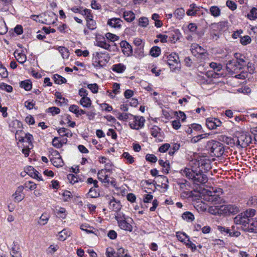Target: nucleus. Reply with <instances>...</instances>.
I'll return each instance as SVG.
<instances>
[{"label":"nucleus","instance_id":"1","mask_svg":"<svg viewBox=\"0 0 257 257\" xmlns=\"http://www.w3.org/2000/svg\"><path fill=\"white\" fill-rule=\"evenodd\" d=\"M114 218L120 229L130 232L133 230V226L131 224V222L133 221L132 218L125 216L122 212L115 213Z\"/></svg>","mask_w":257,"mask_h":257},{"label":"nucleus","instance_id":"2","mask_svg":"<svg viewBox=\"0 0 257 257\" xmlns=\"http://www.w3.org/2000/svg\"><path fill=\"white\" fill-rule=\"evenodd\" d=\"M110 59L109 54L105 52H96L93 54L92 60L95 67L100 68L105 66Z\"/></svg>","mask_w":257,"mask_h":257},{"label":"nucleus","instance_id":"3","mask_svg":"<svg viewBox=\"0 0 257 257\" xmlns=\"http://www.w3.org/2000/svg\"><path fill=\"white\" fill-rule=\"evenodd\" d=\"M246 65V62L244 58H240L238 60L229 61L226 64V67L228 73L233 74L238 73Z\"/></svg>","mask_w":257,"mask_h":257},{"label":"nucleus","instance_id":"4","mask_svg":"<svg viewBox=\"0 0 257 257\" xmlns=\"http://www.w3.org/2000/svg\"><path fill=\"white\" fill-rule=\"evenodd\" d=\"M223 193V190L221 188L216 187H210L209 190L206 191L205 199L208 201L216 202L218 200L219 196Z\"/></svg>","mask_w":257,"mask_h":257},{"label":"nucleus","instance_id":"5","mask_svg":"<svg viewBox=\"0 0 257 257\" xmlns=\"http://www.w3.org/2000/svg\"><path fill=\"white\" fill-rule=\"evenodd\" d=\"M167 63L173 71H179L180 69V63L178 55L172 53L167 56Z\"/></svg>","mask_w":257,"mask_h":257},{"label":"nucleus","instance_id":"6","mask_svg":"<svg viewBox=\"0 0 257 257\" xmlns=\"http://www.w3.org/2000/svg\"><path fill=\"white\" fill-rule=\"evenodd\" d=\"M210 152L216 157H219L224 153L223 145L219 142L212 141L208 144Z\"/></svg>","mask_w":257,"mask_h":257},{"label":"nucleus","instance_id":"7","mask_svg":"<svg viewBox=\"0 0 257 257\" xmlns=\"http://www.w3.org/2000/svg\"><path fill=\"white\" fill-rule=\"evenodd\" d=\"M205 12H207V9H204L193 3L189 5V8L186 11V14L188 16H200L204 15Z\"/></svg>","mask_w":257,"mask_h":257},{"label":"nucleus","instance_id":"8","mask_svg":"<svg viewBox=\"0 0 257 257\" xmlns=\"http://www.w3.org/2000/svg\"><path fill=\"white\" fill-rule=\"evenodd\" d=\"M131 117L132 118H130L131 120L129 123L131 128L138 130L144 127L145 119L143 116L132 115Z\"/></svg>","mask_w":257,"mask_h":257},{"label":"nucleus","instance_id":"9","mask_svg":"<svg viewBox=\"0 0 257 257\" xmlns=\"http://www.w3.org/2000/svg\"><path fill=\"white\" fill-rule=\"evenodd\" d=\"M192 181L196 185L204 184L207 182L208 177L202 172L195 173L192 178Z\"/></svg>","mask_w":257,"mask_h":257},{"label":"nucleus","instance_id":"10","mask_svg":"<svg viewBox=\"0 0 257 257\" xmlns=\"http://www.w3.org/2000/svg\"><path fill=\"white\" fill-rule=\"evenodd\" d=\"M221 121L218 118L215 117H209L206 120V125L209 130L216 129L217 127L221 126Z\"/></svg>","mask_w":257,"mask_h":257},{"label":"nucleus","instance_id":"11","mask_svg":"<svg viewBox=\"0 0 257 257\" xmlns=\"http://www.w3.org/2000/svg\"><path fill=\"white\" fill-rule=\"evenodd\" d=\"M251 142V138L249 136L242 134L237 138L236 143L238 146L243 148L249 145Z\"/></svg>","mask_w":257,"mask_h":257},{"label":"nucleus","instance_id":"12","mask_svg":"<svg viewBox=\"0 0 257 257\" xmlns=\"http://www.w3.org/2000/svg\"><path fill=\"white\" fill-rule=\"evenodd\" d=\"M123 22L120 18H112L107 20V25L111 28L120 29Z\"/></svg>","mask_w":257,"mask_h":257},{"label":"nucleus","instance_id":"13","mask_svg":"<svg viewBox=\"0 0 257 257\" xmlns=\"http://www.w3.org/2000/svg\"><path fill=\"white\" fill-rule=\"evenodd\" d=\"M95 42V45L105 50H109L110 48V45L106 42L105 38L102 35L96 36Z\"/></svg>","mask_w":257,"mask_h":257},{"label":"nucleus","instance_id":"14","mask_svg":"<svg viewBox=\"0 0 257 257\" xmlns=\"http://www.w3.org/2000/svg\"><path fill=\"white\" fill-rule=\"evenodd\" d=\"M120 47L123 54L126 56H130L133 53V49L131 45L126 41H122L120 43Z\"/></svg>","mask_w":257,"mask_h":257},{"label":"nucleus","instance_id":"15","mask_svg":"<svg viewBox=\"0 0 257 257\" xmlns=\"http://www.w3.org/2000/svg\"><path fill=\"white\" fill-rule=\"evenodd\" d=\"M245 214L243 212L241 213L240 214L237 215L234 218V221L236 224H241L244 226H246L248 223V221L249 218H248L246 217Z\"/></svg>","mask_w":257,"mask_h":257},{"label":"nucleus","instance_id":"16","mask_svg":"<svg viewBox=\"0 0 257 257\" xmlns=\"http://www.w3.org/2000/svg\"><path fill=\"white\" fill-rule=\"evenodd\" d=\"M26 173L31 177L39 180L42 181V176L40 175L39 172L35 170L32 166H28L26 169Z\"/></svg>","mask_w":257,"mask_h":257},{"label":"nucleus","instance_id":"17","mask_svg":"<svg viewBox=\"0 0 257 257\" xmlns=\"http://www.w3.org/2000/svg\"><path fill=\"white\" fill-rule=\"evenodd\" d=\"M109 208L112 211L116 212H120L121 205L119 201L116 200L114 198H112L109 202Z\"/></svg>","mask_w":257,"mask_h":257},{"label":"nucleus","instance_id":"18","mask_svg":"<svg viewBox=\"0 0 257 257\" xmlns=\"http://www.w3.org/2000/svg\"><path fill=\"white\" fill-rule=\"evenodd\" d=\"M107 171L106 169H101L98 171L97 177L102 183L109 184L110 180L109 177L106 174Z\"/></svg>","mask_w":257,"mask_h":257},{"label":"nucleus","instance_id":"19","mask_svg":"<svg viewBox=\"0 0 257 257\" xmlns=\"http://www.w3.org/2000/svg\"><path fill=\"white\" fill-rule=\"evenodd\" d=\"M55 157L51 159L52 164L55 167H60L64 165V162L58 151H55Z\"/></svg>","mask_w":257,"mask_h":257},{"label":"nucleus","instance_id":"20","mask_svg":"<svg viewBox=\"0 0 257 257\" xmlns=\"http://www.w3.org/2000/svg\"><path fill=\"white\" fill-rule=\"evenodd\" d=\"M190 50L192 54L194 56H196L197 54H203L205 52V49L197 43H193L191 44Z\"/></svg>","mask_w":257,"mask_h":257},{"label":"nucleus","instance_id":"21","mask_svg":"<svg viewBox=\"0 0 257 257\" xmlns=\"http://www.w3.org/2000/svg\"><path fill=\"white\" fill-rule=\"evenodd\" d=\"M13 0H0V11L8 12L13 7Z\"/></svg>","mask_w":257,"mask_h":257},{"label":"nucleus","instance_id":"22","mask_svg":"<svg viewBox=\"0 0 257 257\" xmlns=\"http://www.w3.org/2000/svg\"><path fill=\"white\" fill-rule=\"evenodd\" d=\"M33 140V137L32 135L29 133L25 134L24 141H22L21 142L23 143V145H25V147H33L32 144Z\"/></svg>","mask_w":257,"mask_h":257},{"label":"nucleus","instance_id":"23","mask_svg":"<svg viewBox=\"0 0 257 257\" xmlns=\"http://www.w3.org/2000/svg\"><path fill=\"white\" fill-rule=\"evenodd\" d=\"M23 190L24 187H22V186H20L18 187L15 193L13 195L16 201L20 202L24 198V196L22 194Z\"/></svg>","mask_w":257,"mask_h":257},{"label":"nucleus","instance_id":"24","mask_svg":"<svg viewBox=\"0 0 257 257\" xmlns=\"http://www.w3.org/2000/svg\"><path fill=\"white\" fill-rule=\"evenodd\" d=\"M247 225L250 231L257 232V218H249Z\"/></svg>","mask_w":257,"mask_h":257},{"label":"nucleus","instance_id":"25","mask_svg":"<svg viewBox=\"0 0 257 257\" xmlns=\"http://www.w3.org/2000/svg\"><path fill=\"white\" fill-rule=\"evenodd\" d=\"M123 17L126 22L131 23L135 20V14L131 11H125L123 12Z\"/></svg>","mask_w":257,"mask_h":257},{"label":"nucleus","instance_id":"26","mask_svg":"<svg viewBox=\"0 0 257 257\" xmlns=\"http://www.w3.org/2000/svg\"><path fill=\"white\" fill-rule=\"evenodd\" d=\"M125 69V66L121 63L114 64L112 65L111 68V69L113 71L118 73H121L123 72Z\"/></svg>","mask_w":257,"mask_h":257},{"label":"nucleus","instance_id":"27","mask_svg":"<svg viewBox=\"0 0 257 257\" xmlns=\"http://www.w3.org/2000/svg\"><path fill=\"white\" fill-rule=\"evenodd\" d=\"M15 57L20 63L23 64L27 60V56L23 53H18L17 51L14 52Z\"/></svg>","mask_w":257,"mask_h":257},{"label":"nucleus","instance_id":"28","mask_svg":"<svg viewBox=\"0 0 257 257\" xmlns=\"http://www.w3.org/2000/svg\"><path fill=\"white\" fill-rule=\"evenodd\" d=\"M173 15L176 19L181 20L185 16V10L182 8H178L173 13Z\"/></svg>","mask_w":257,"mask_h":257},{"label":"nucleus","instance_id":"29","mask_svg":"<svg viewBox=\"0 0 257 257\" xmlns=\"http://www.w3.org/2000/svg\"><path fill=\"white\" fill-rule=\"evenodd\" d=\"M57 132L61 137H66L69 138L71 137L73 135L70 130L65 127H61L59 128Z\"/></svg>","mask_w":257,"mask_h":257},{"label":"nucleus","instance_id":"30","mask_svg":"<svg viewBox=\"0 0 257 257\" xmlns=\"http://www.w3.org/2000/svg\"><path fill=\"white\" fill-rule=\"evenodd\" d=\"M152 19L155 22L154 25L157 28H161L163 26V22L160 20V16L159 14L154 13L152 15Z\"/></svg>","mask_w":257,"mask_h":257},{"label":"nucleus","instance_id":"31","mask_svg":"<svg viewBox=\"0 0 257 257\" xmlns=\"http://www.w3.org/2000/svg\"><path fill=\"white\" fill-rule=\"evenodd\" d=\"M67 142V139H64L61 141H59L58 138L55 137L52 141V145L56 148H60L62 147L63 144H66Z\"/></svg>","mask_w":257,"mask_h":257},{"label":"nucleus","instance_id":"32","mask_svg":"<svg viewBox=\"0 0 257 257\" xmlns=\"http://www.w3.org/2000/svg\"><path fill=\"white\" fill-rule=\"evenodd\" d=\"M209 12L214 17H218L221 15V10L217 6H211L209 9Z\"/></svg>","mask_w":257,"mask_h":257},{"label":"nucleus","instance_id":"33","mask_svg":"<svg viewBox=\"0 0 257 257\" xmlns=\"http://www.w3.org/2000/svg\"><path fill=\"white\" fill-rule=\"evenodd\" d=\"M182 218L187 222H192L195 219L194 215L189 211L184 212L182 215Z\"/></svg>","mask_w":257,"mask_h":257},{"label":"nucleus","instance_id":"34","mask_svg":"<svg viewBox=\"0 0 257 257\" xmlns=\"http://www.w3.org/2000/svg\"><path fill=\"white\" fill-rule=\"evenodd\" d=\"M106 255L107 257H119L118 249L117 252L112 247H108L106 249Z\"/></svg>","mask_w":257,"mask_h":257},{"label":"nucleus","instance_id":"35","mask_svg":"<svg viewBox=\"0 0 257 257\" xmlns=\"http://www.w3.org/2000/svg\"><path fill=\"white\" fill-rule=\"evenodd\" d=\"M67 178L70 183L72 184H75L76 183H78L79 181H82L80 179H79L76 175L73 174H69L67 175Z\"/></svg>","mask_w":257,"mask_h":257},{"label":"nucleus","instance_id":"36","mask_svg":"<svg viewBox=\"0 0 257 257\" xmlns=\"http://www.w3.org/2000/svg\"><path fill=\"white\" fill-rule=\"evenodd\" d=\"M149 24V20L147 17H141L138 21V25L142 28H146Z\"/></svg>","mask_w":257,"mask_h":257},{"label":"nucleus","instance_id":"37","mask_svg":"<svg viewBox=\"0 0 257 257\" xmlns=\"http://www.w3.org/2000/svg\"><path fill=\"white\" fill-rule=\"evenodd\" d=\"M160 131V128L156 125H154L151 128V135L154 138H159L161 135Z\"/></svg>","mask_w":257,"mask_h":257},{"label":"nucleus","instance_id":"38","mask_svg":"<svg viewBox=\"0 0 257 257\" xmlns=\"http://www.w3.org/2000/svg\"><path fill=\"white\" fill-rule=\"evenodd\" d=\"M20 86L24 88L26 91H29L32 88V84L30 80H26L21 82Z\"/></svg>","mask_w":257,"mask_h":257},{"label":"nucleus","instance_id":"39","mask_svg":"<svg viewBox=\"0 0 257 257\" xmlns=\"http://www.w3.org/2000/svg\"><path fill=\"white\" fill-rule=\"evenodd\" d=\"M70 233L69 231L66 229H63L60 231L58 235V239L61 241H64L70 236Z\"/></svg>","mask_w":257,"mask_h":257},{"label":"nucleus","instance_id":"40","mask_svg":"<svg viewBox=\"0 0 257 257\" xmlns=\"http://www.w3.org/2000/svg\"><path fill=\"white\" fill-rule=\"evenodd\" d=\"M58 51L61 53L62 57L63 59H68L69 56V52L68 50L64 47L60 46L58 48Z\"/></svg>","mask_w":257,"mask_h":257},{"label":"nucleus","instance_id":"41","mask_svg":"<svg viewBox=\"0 0 257 257\" xmlns=\"http://www.w3.org/2000/svg\"><path fill=\"white\" fill-rule=\"evenodd\" d=\"M80 103L82 105L83 107L88 108L91 105V100L89 97H86L81 98L80 100Z\"/></svg>","mask_w":257,"mask_h":257},{"label":"nucleus","instance_id":"42","mask_svg":"<svg viewBox=\"0 0 257 257\" xmlns=\"http://www.w3.org/2000/svg\"><path fill=\"white\" fill-rule=\"evenodd\" d=\"M181 173L183 176H185L188 179H191L192 180L193 176H194V174H195V172L189 168H185L184 170L182 171Z\"/></svg>","mask_w":257,"mask_h":257},{"label":"nucleus","instance_id":"43","mask_svg":"<svg viewBox=\"0 0 257 257\" xmlns=\"http://www.w3.org/2000/svg\"><path fill=\"white\" fill-rule=\"evenodd\" d=\"M54 82L56 84H61L66 82V79L62 76L58 75L55 74L53 76Z\"/></svg>","mask_w":257,"mask_h":257},{"label":"nucleus","instance_id":"44","mask_svg":"<svg viewBox=\"0 0 257 257\" xmlns=\"http://www.w3.org/2000/svg\"><path fill=\"white\" fill-rule=\"evenodd\" d=\"M176 237L179 241L184 243L187 241V239H189V237L184 232H177Z\"/></svg>","mask_w":257,"mask_h":257},{"label":"nucleus","instance_id":"45","mask_svg":"<svg viewBox=\"0 0 257 257\" xmlns=\"http://www.w3.org/2000/svg\"><path fill=\"white\" fill-rule=\"evenodd\" d=\"M159 164L160 166L163 167L164 171L165 173H168L169 171V163L166 161H164L163 160H159Z\"/></svg>","mask_w":257,"mask_h":257},{"label":"nucleus","instance_id":"46","mask_svg":"<svg viewBox=\"0 0 257 257\" xmlns=\"http://www.w3.org/2000/svg\"><path fill=\"white\" fill-rule=\"evenodd\" d=\"M49 219V215L46 213H44L40 217L39 223L42 225H45L47 223Z\"/></svg>","mask_w":257,"mask_h":257},{"label":"nucleus","instance_id":"47","mask_svg":"<svg viewBox=\"0 0 257 257\" xmlns=\"http://www.w3.org/2000/svg\"><path fill=\"white\" fill-rule=\"evenodd\" d=\"M161 53V49L159 47L155 46L151 48L150 53L151 56L154 57H158Z\"/></svg>","mask_w":257,"mask_h":257},{"label":"nucleus","instance_id":"48","mask_svg":"<svg viewBox=\"0 0 257 257\" xmlns=\"http://www.w3.org/2000/svg\"><path fill=\"white\" fill-rule=\"evenodd\" d=\"M63 200L65 202H68L72 198V195L71 192L65 190L62 193Z\"/></svg>","mask_w":257,"mask_h":257},{"label":"nucleus","instance_id":"49","mask_svg":"<svg viewBox=\"0 0 257 257\" xmlns=\"http://www.w3.org/2000/svg\"><path fill=\"white\" fill-rule=\"evenodd\" d=\"M97 188L92 187L90 189L88 193V196L91 198H96L99 195L98 192L97 191Z\"/></svg>","mask_w":257,"mask_h":257},{"label":"nucleus","instance_id":"50","mask_svg":"<svg viewBox=\"0 0 257 257\" xmlns=\"http://www.w3.org/2000/svg\"><path fill=\"white\" fill-rule=\"evenodd\" d=\"M25 134L26 133L24 132H23L22 130L16 131V134H15V138H16V140H19V142L24 141V136H25Z\"/></svg>","mask_w":257,"mask_h":257},{"label":"nucleus","instance_id":"51","mask_svg":"<svg viewBox=\"0 0 257 257\" xmlns=\"http://www.w3.org/2000/svg\"><path fill=\"white\" fill-rule=\"evenodd\" d=\"M22 187H24V189L27 188L30 190H33L36 188L37 185L33 182L28 181L26 182Z\"/></svg>","mask_w":257,"mask_h":257},{"label":"nucleus","instance_id":"52","mask_svg":"<svg viewBox=\"0 0 257 257\" xmlns=\"http://www.w3.org/2000/svg\"><path fill=\"white\" fill-rule=\"evenodd\" d=\"M122 157L126 159L127 163L129 164H133L135 161L133 156L127 152H124L122 154Z\"/></svg>","mask_w":257,"mask_h":257},{"label":"nucleus","instance_id":"53","mask_svg":"<svg viewBox=\"0 0 257 257\" xmlns=\"http://www.w3.org/2000/svg\"><path fill=\"white\" fill-rule=\"evenodd\" d=\"M105 37L107 40L111 42L116 41L119 39V36L110 33H107L105 34Z\"/></svg>","mask_w":257,"mask_h":257},{"label":"nucleus","instance_id":"54","mask_svg":"<svg viewBox=\"0 0 257 257\" xmlns=\"http://www.w3.org/2000/svg\"><path fill=\"white\" fill-rule=\"evenodd\" d=\"M20 248L17 242H13V246L12 247L11 254H14L15 253L20 252Z\"/></svg>","mask_w":257,"mask_h":257},{"label":"nucleus","instance_id":"55","mask_svg":"<svg viewBox=\"0 0 257 257\" xmlns=\"http://www.w3.org/2000/svg\"><path fill=\"white\" fill-rule=\"evenodd\" d=\"M210 67L212 68L214 71L217 72L220 71L222 68V65L220 63H217L216 62H212L209 64Z\"/></svg>","mask_w":257,"mask_h":257},{"label":"nucleus","instance_id":"56","mask_svg":"<svg viewBox=\"0 0 257 257\" xmlns=\"http://www.w3.org/2000/svg\"><path fill=\"white\" fill-rule=\"evenodd\" d=\"M56 213L60 218L64 219L66 217V209L63 207H60L59 209H56Z\"/></svg>","mask_w":257,"mask_h":257},{"label":"nucleus","instance_id":"57","mask_svg":"<svg viewBox=\"0 0 257 257\" xmlns=\"http://www.w3.org/2000/svg\"><path fill=\"white\" fill-rule=\"evenodd\" d=\"M46 112L51 113L53 115L58 114L60 112V109L57 107L53 106L48 108Z\"/></svg>","mask_w":257,"mask_h":257},{"label":"nucleus","instance_id":"58","mask_svg":"<svg viewBox=\"0 0 257 257\" xmlns=\"http://www.w3.org/2000/svg\"><path fill=\"white\" fill-rule=\"evenodd\" d=\"M171 149L169 152V154L170 155L172 156L174 155L175 152L178 151L180 148V145L177 143H174L171 147Z\"/></svg>","mask_w":257,"mask_h":257},{"label":"nucleus","instance_id":"59","mask_svg":"<svg viewBox=\"0 0 257 257\" xmlns=\"http://www.w3.org/2000/svg\"><path fill=\"white\" fill-rule=\"evenodd\" d=\"M226 5L231 11H234L237 8L236 3L233 1H227L226 2Z\"/></svg>","mask_w":257,"mask_h":257},{"label":"nucleus","instance_id":"60","mask_svg":"<svg viewBox=\"0 0 257 257\" xmlns=\"http://www.w3.org/2000/svg\"><path fill=\"white\" fill-rule=\"evenodd\" d=\"M247 17L250 20H254L257 18V9L252 8L247 15Z\"/></svg>","mask_w":257,"mask_h":257},{"label":"nucleus","instance_id":"61","mask_svg":"<svg viewBox=\"0 0 257 257\" xmlns=\"http://www.w3.org/2000/svg\"><path fill=\"white\" fill-rule=\"evenodd\" d=\"M87 21V26L90 30H94L96 28L95 22L91 18H88Z\"/></svg>","mask_w":257,"mask_h":257},{"label":"nucleus","instance_id":"62","mask_svg":"<svg viewBox=\"0 0 257 257\" xmlns=\"http://www.w3.org/2000/svg\"><path fill=\"white\" fill-rule=\"evenodd\" d=\"M163 179L162 183L161 186V188L164 189V191H166L168 189L169 186L168 185V178L166 176H162Z\"/></svg>","mask_w":257,"mask_h":257},{"label":"nucleus","instance_id":"63","mask_svg":"<svg viewBox=\"0 0 257 257\" xmlns=\"http://www.w3.org/2000/svg\"><path fill=\"white\" fill-rule=\"evenodd\" d=\"M146 160L151 163H156L158 159L154 155L148 154L146 156Z\"/></svg>","mask_w":257,"mask_h":257},{"label":"nucleus","instance_id":"64","mask_svg":"<svg viewBox=\"0 0 257 257\" xmlns=\"http://www.w3.org/2000/svg\"><path fill=\"white\" fill-rule=\"evenodd\" d=\"M87 88L93 93H96L98 90V86L96 83L88 84Z\"/></svg>","mask_w":257,"mask_h":257}]
</instances>
